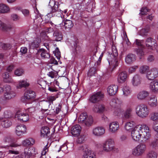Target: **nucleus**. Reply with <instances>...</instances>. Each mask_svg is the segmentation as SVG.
<instances>
[{
  "label": "nucleus",
  "mask_w": 158,
  "mask_h": 158,
  "mask_svg": "<svg viewBox=\"0 0 158 158\" xmlns=\"http://www.w3.org/2000/svg\"><path fill=\"white\" fill-rule=\"evenodd\" d=\"M135 110L137 115L142 118L147 117L150 113V110L148 106L143 104L138 105L135 107Z\"/></svg>",
  "instance_id": "nucleus-2"
},
{
  "label": "nucleus",
  "mask_w": 158,
  "mask_h": 158,
  "mask_svg": "<svg viewBox=\"0 0 158 158\" xmlns=\"http://www.w3.org/2000/svg\"><path fill=\"white\" fill-rule=\"evenodd\" d=\"M10 10L9 6L3 4H0V13H8L10 12Z\"/></svg>",
  "instance_id": "nucleus-30"
},
{
  "label": "nucleus",
  "mask_w": 158,
  "mask_h": 158,
  "mask_svg": "<svg viewBox=\"0 0 158 158\" xmlns=\"http://www.w3.org/2000/svg\"><path fill=\"white\" fill-rule=\"evenodd\" d=\"M34 140L31 138L26 139L22 141V145L24 146H27L31 145H33L34 143Z\"/></svg>",
  "instance_id": "nucleus-31"
},
{
  "label": "nucleus",
  "mask_w": 158,
  "mask_h": 158,
  "mask_svg": "<svg viewBox=\"0 0 158 158\" xmlns=\"http://www.w3.org/2000/svg\"><path fill=\"white\" fill-rule=\"evenodd\" d=\"M37 153L36 149L33 147L26 148L24 150V157L25 158H29L31 155H35Z\"/></svg>",
  "instance_id": "nucleus-13"
},
{
  "label": "nucleus",
  "mask_w": 158,
  "mask_h": 158,
  "mask_svg": "<svg viewBox=\"0 0 158 158\" xmlns=\"http://www.w3.org/2000/svg\"><path fill=\"white\" fill-rule=\"evenodd\" d=\"M118 90V87L115 85H110L107 88V92L110 96H113L116 94Z\"/></svg>",
  "instance_id": "nucleus-25"
},
{
  "label": "nucleus",
  "mask_w": 158,
  "mask_h": 158,
  "mask_svg": "<svg viewBox=\"0 0 158 158\" xmlns=\"http://www.w3.org/2000/svg\"><path fill=\"white\" fill-rule=\"evenodd\" d=\"M142 79L140 76L136 74L135 75L132 80V85L135 86H137L139 85L141 82Z\"/></svg>",
  "instance_id": "nucleus-21"
},
{
  "label": "nucleus",
  "mask_w": 158,
  "mask_h": 158,
  "mask_svg": "<svg viewBox=\"0 0 158 158\" xmlns=\"http://www.w3.org/2000/svg\"><path fill=\"white\" fill-rule=\"evenodd\" d=\"M26 131V126L23 125H21L16 127L15 132L17 136H20L25 133Z\"/></svg>",
  "instance_id": "nucleus-15"
},
{
  "label": "nucleus",
  "mask_w": 158,
  "mask_h": 158,
  "mask_svg": "<svg viewBox=\"0 0 158 158\" xmlns=\"http://www.w3.org/2000/svg\"><path fill=\"white\" fill-rule=\"evenodd\" d=\"M147 147L145 143H141L137 145L132 150L131 153L135 156H142L146 152Z\"/></svg>",
  "instance_id": "nucleus-3"
},
{
  "label": "nucleus",
  "mask_w": 158,
  "mask_h": 158,
  "mask_svg": "<svg viewBox=\"0 0 158 158\" xmlns=\"http://www.w3.org/2000/svg\"><path fill=\"white\" fill-rule=\"evenodd\" d=\"M112 53L111 54H109L108 55H111L112 57H117L118 55L117 51L115 46L113 45L112 47Z\"/></svg>",
  "instance_id": "nucleus-44"
},
{
  "label": "nucleus",
  "mask_w": 158,
  "mask_h": 158,
  "mask_svg": "<svg viewBox=\"0 0 158 158\" xmlns=\"http://www.w3.org/2000/svg\"><path fill=\"white\" fill-rule=\"evenodd\" d=\"M56 99V98L54 96H48L47 98V101L49 103H53V102Z\"/></svg>",
  "instance_id": "nucleus-59"
},
{
  "label": "nucleus",
  "mask_w": 158,
  "mask_h": 158,
  "mask_svg": "<svg viewBox=\"0 0 158 158\" xmlns=\"http://www.w3.org/2000/svg\"><path fill=\"white\" fill-rule=\"evenodd\" d=\"M123 94L124 96L127 97L131 94V90L130 88L127 86L124 87L123 89Z\"/></svg>",
  "instance_id": "nucleus-39"
},
{
  "label": "nucleus",
  "mask_w": 158,
  "mask_h": 158,
  "mask_svg": "<svg viewBox=\"0 0 158 158\" xmlns=\"http://www.w3.org/2000/svg\"><path fill=\"white\" fill-rule=\"evenodd\" d=\"M24 73L23 70L22 69H18L15 71V74L18 76H21Z\"/></svg>",
  "instance_id": "nucleus-53"
},
{
  "label": "nucleus",
  "mask_w": 158,
  "mask_h": 158,
  "mask_svg": "<svg viewBox=\"0 0 158 158\" xmlns=\"http://www.w3.org/2000/svg\"><path fill=\"white\" fill-rule=\"evenodd\" d=\"M150 90L154 93L158 92V80H156L151 82L149 85Z\"/></svg>",
  "instance_id": "nucleus-20"
},
{
  "label": "nucleus",
  "mask_w": 158,
  "mask_h": 158,
  "mask_svg": "<svg viewBox=\"0 0 158 158\" xmlns=\"http://www.w3.org/2000/svg\"><path fill=\"white\" fill-rule=\"evenodd\" d=\"M15 118L18 120L23 122H26L29 119L28 114L20 111H18L15 114Z\"/></svg>",
  "instance_id": "nucleus-11"
},
{
  "label": "nucleus",
  "mask_w": 158,
  "mask_h": 158,
  "mask_svg": "<svg viewBox=\"0 0 158 158\" xmlns=\"http://www.w3.org/2000/svg\"><path fill=\"white\" fill-rule=\"evenodd\" d=\"M119 128V124L117 121L112 122L109 124V131L111 133H116L118 130Z\"/></svg>",
  "instance_id": "nucleus-17"
},
{
  "label": "nucleus",
  "mask_w": 158,
  "mask_h": 158,
  "mask_svg": "<svg viewBox=\"0 0 158 158\" xmlns=\"http://www.w3.org/2000/svg\"><path fill=\"white\" fill-rule=\"evenodd\" d=\"M53 53L58 59H60V52L58 48H57L53 52Z\"/></svg>",
  "instance_id": "nucleus-58"
},
{
  "label": "nucleus",
  "mask_w": 158,
  "mask_h": 158,
  "mask_svg": "<svg viewBox=\"0 0 158 158\" xmlns=\"http://www.w3.org/2000/svg\"><path fill=\"white\" fill-rule=\"evenodd\" d=\"M105 110L104 106L102 104L98 105V113H103Z\"/></svg>",
  "instance_id": "nucleus-51"
},
{
  "label": "nucleus",
  "mask_w": 158,
  "mask_h": 158,
  "mask_svg": "<svg viewBox=\"0 0 158 158\" xmlns=\"http://www.w3.org/2000/svg\"><path fill=\"white\" fill-rule=\"evenodd\" d=\"M149 67L147 65H143L140 67L139 72L141 74H146L149 71Z\"/></svg>",
  "instance_id": "nucleus-38"
},
{
  "label": "nucleus",
  "mask_w": 158,
  "mask_h": 158,
  "mask_svg": "<svg viewBox=\"0 0 158 158\" xmlns=\"http://www.w3.org/2000/svg\"><path fill=\"white\" fill-rule=\"evenodd\" d=\"M148 104L152 108H155L158 105L156 97L154 95L151 96L148 99Z\"/></svg>",
  "instance_id": "nucleus-18"
},
{
  "label": "nucleus",
  "mask_w": 158,
  "mask_h": 158,
  "mask_svg": "<svg viewBox=\"0 0 158 158\" xmlns=\"http://www.w3.org/2000/svg\"><path fill=\"white\" fill-rule=\"evenodd\" d=\"M128 77L127 73L125 71L120 72L118 75L117 81L119 83H123L127 80Z\"/></svg>",
  "instance_id": "nucleus-16"
},
{
  "label": "nucleus",
  "mask_w": 158,
  "mask_h": 158,
  "mask_svg": "<svg viewBox=\"0 0 158 158\" xmlns=\"http://www.w3.org/2000/svg\"><path fill=\"white\" fill-rule=\"evenodd\" d=\"M14 28L13 26L10 24L6 25L5 24V26L4 27L3 31H8L12 30Z\"/></svg>",
  "instance_id": "nucleus-57"
},
{
  "label": "nucleus",
  "mask_w": 158,
  "mask_h": 158,
  "mask_svg": "<svg viewBox=\"0 0 158 158\" xmlns=\"http://www.w3.org/2000/svg\"><path fill=\"white\" fill-rule=\"evenodd\" d=\"M157 153L154 151H149L146 155V158H157Z\"/></svg>",
  "instance_id": "nucleus-40"
},
{
  "label": "nucleus",
  "mask_w": 158,
  "mask_h": 158,
  "mask_svg": "<svg viewBox=\"0 0 158 158\" xmlns=\"http://www.w3.org/2000/svg\"><path fill=\"white\" fill-rule=\"evenodd\" d=\"M81 127L79 125H76L72 127L71 129V133L74 136H78L81 131Z\"/></svg>",
  "instance_id": "nucleus-22"
},
{
  "label": "nucleus",
  "mask_w": 158,
  "mask_h": 158,
  "mask_svg": "<svg viewBox=\"0 0 158 158\" xmlns=\"http://www.w3.org/2000/svg\"><path fill=\"white\" fill-rule=\"evenodd\" d=\"M151 136L149 129L145 124H138L135 126L131 131V137L134 141L138 142L140 140L146 142Z\"/></svg>",
  "instance_id": "nucleus-1"
},
{
  "label": "nucleus",
  "mask_w": 158,
  "mask_h": 158,
  "mask_svg": "<svg viewBox=\"0 0 158 158\" xmlns=\"http://www.w3.org/2000/svg\"><path fill=\"white\" fill-rule=\"evenodd\" d=\"M152 127L155 131L158 132V120L153 123Z\"/></svg>",
  "instance_id": "nucleus-62"
},
{
  "label": "nucleus",
  "mask_w": 158,
  "mask_h": 158,
  "mask_svg": "<svg viewBox=\"0 0 158 158\" xmlns=\"http://www.w3.org/2000/svg\"><path fill=\"white\" fill-rule=\"evenodd\" d=\"M120 101L117 98H113L111 102H110V104L112 106H116L117 104H118L120 103Z\"/></svg>",
  "instance_id": "nucleus-46"
},
{
  "label": "nucleus",
  "mask_w": 158,
  "mask_h": 158,
  "mask_svg": "<svg viewBox=\"0 0 158 158\" xmlns=\"http://www.w3.org/2000/svg\"><path fill=\"white\" fill-rule=\"evenodd\" d=\"M153 39L151 38H148L145 42V44L146 46L147 47L149 48L152 50H155L154 47V44L155 43H156L155 42L154 40H153Z\"/></svg>",
  "instance_id": "nucleus-27"
},
{
  "label": "nucleus",
  "mask_w": 158,
  "mask_h": 158,
  "mask_svg": "<svg viewBox=\"0 0 158 158\" xmlns=\"http://www.w3.org/2000/svg\"><path fill=\"white\" fill-rule=\"evenodd\" d=\"M24 96L27 99H32L35 97L36 94L34 91L31 90H28L25 92Z\"/></svg>",
  "instance_id": "nucleus-24"
},
{
  "label": "nucleus",
  "mask_w": 158,
  "mask_h": 158,
  "mask_svg": "<svg viewBox=\"0 0 158 158\" xmlns=\"http://www.w3.org/2000/svg\"><path fill=\"white\" fill-rule=\"evenodd\" d=\"M132 111L133 108L132 107L128 108L124 113V117L126 119L130 118L132 116Z\"/></svg>",
  "instance_id": "nucleus-33"
},
{
  "label": "nucleus",
  "mask_w": 158,
  "mask_h": 158,
  "mask_svg": "<svg viewBox=\"0 0 158 158\" xmlns=\"http://www.w3.org/2000/svg\"><path fill=\"white\" fill-rule=\"evenodd\" d=\"M146 78L149 80H152L158 77V68L153 67L149 69L146 75Z\"/></svg>",
  "instance_id": "nucleus-8"
},
{
  "label": "nucleus",
  "mask_w": 158,
  "mask_h": 158,
  "mask_svg": "<svg viewBox=\"0 0 158 158\" xmlns=\"http://www.w3.org/2000/svg\"><path fill=\"white\" fill-rule=\"evenodd\" d=\"M150 119L153 121H158V112L153 111L150 114Z\"/></svg>",
  "instance_id": "nucleus-37"
},
{
  "label": "nucleus",
  "mask_w": 158,
  "mask_h": 158,
  "mask_svg": "<svg viewBox=\"0 0 158 158\" xmlns=\"http://www.w3.org/2000/svg\"><path fill=\"white\" fill-rule=\"evenodd\" d=\"M136 52L138 56L139 57L140 59L141 57L144 55V52L142 48H139L136 50Z\"/></svg>",
  "instance_id": "nucleus-52"
},
{
  "label": "nucleus",
  "mask_w": 158,
  "mask_h": 158,
  "mask_svg": "<svg viewBox=\"0 0 158 158\" xmlns=\"http://www.w3.org/2000/svg\"><path fill=\"white\" fill-rule=\"evenodd\" d=\"M135 123L134 122L131 121L127 122L125 125V129L127 131L132 129L134 127Z\"/></svg>",
  "instance_id": "nucleus-35"
},
{
  "label": "nucleus",
  "mask_w": 158,
  "mask_h": 158,
  "mask_svg": "<svg viewBox=\"0 0 158 158\" xmlns=\"http://www.w3.org/2000/svg\"><path fill=\"white\" fill-rule=\"evenodd\" d=\"M61 149L65 153H66L68 152L67 146L66 145H63L61 148H60L58 150V152H59Z\"/></svg>",
  "instance_id": "nucleus-63"
},
{
  "label": "nucleus",
  "mask_w": 158,
  "mask_h": 158,
  "mask_svg": "<svg viewBox=\"0 0 158 158\" xmlns=\"http://www.w3.org/2000/svg\"><path fill=\"white\" fill-rule=\"evenodd\" d=\"M104 97V94L99 91L94 93L90 97L89 101L93 103H96L100 101Z\"/></svg>",
  "instance_id": "nucleus-9"
},
{
  "label": "nucleus",
  "mask_w": 158,
  "mask_h": 158,
  "mask_svg": "<svg viewBox=\"0 0 158 158\" xmlns=\"http://www.w3.org/2000/svg\"><path fill=\"white\" fill-rule=\"evenodd\" d=\"M40 42V40H35L31 43V46L33 48H37L39 45V43Z\"/></svg>",
  "instance_id": "nucleus-54"
},
{
  "label": "nucleus",
  "mask_w": 158,
  "mask_h": 158,
  "mask_svg": "<svg viewBox=\"0 0 158 158\" xmlns=\"http://www.w3.org/2000/svg\"><path fill=\"white\" fill-rule=\"evenodd\" d=\"M123 112V110L122 108H118L114 110V114L115 115L120 116Z\"/></svg>",
  "instance_id": "nucleus-47"
},
{
  "label": "nucleus",
  "mask_w": 158,
  "mask_h": 158,
  "mask_svg": "<svg viewBox=\"0 0 158 158\" xmlns=\"http://www.w3.org/2000/svg\"><path fill=\"white\" fill-rule=\"evenodd\" d=\"M53 38L56 41H60L62 39V35L61 32L56 31L53 33Z\"/></svg>",
  "instance_id": "nucleus-32"
},
{
  "label": "nucleus",
  "mask_w": 158,
  "mask_h": 158,
  "mask_svg": "<svg viewBox=\"0 0 158 158\" xmlns=\"http://www.w3.org/2000/svg\"><path fill=\"white\" fill-rule=\"evenodd\" d=\"M58 3L57 2H56L54 0H51L49 3V6H50L52 8V13L56 12V13H59V15H58V19L60 20L61 21L63 20L61 16L60 13L62 12L59 13V10L58 8ZM60 11H61L60 10Z\"/></svg>",
  "instance_id": "nucleus-7"
},
{
  "label": "nucleus",
  "mask_w": 158,
  "mask_h": 158,
  "mask_svg": "<svg viewBox=\"0 0 158 158\" xmlns=\"http://www.w3.org/2000/svg\"><path fill=\"white\" fill-rule=\"evenodd\" d=\"M38 53L41 57L44 59H48L50 57L49 53L43 49H40L38 51Z\"/></svg>",
  "instance_id": "nucleus-29"
},
{
  "label": "nucleus",
  "mask_w": 158,
  "mask_h": 158,
  "mask_svg": "<svg viewBox=\"0 0 158 158\" xmlns=\"http://www.w3.org/2000/svg\"><path fill=\"white\" fill-rule=\"evenodd\" d=\"M50 133L49 128L47 127H42L41 130V135L42 136L44 137Z\"/></svg>",
  "instance_id": "nucleus-36"
},
{
  "label": "nucleus",
  "mask_w": 158,
  "mask_h": 158,
  "mask_svg": "<svg viewBox=\"0 0 158 158\" xmlns=\"http://www.w3.org/2000/svg\"><path fill=\"white\" fill-rule=\"evenodd\" d=\"M85 139V137L84 136H81L78 138L77 142L78 143L81 144L84 142Z\"/></svg>",
  "instance_id": "nucleus-61"
},
{
  "label": "nucleus",
  "mask_w": 158,
  "mask_h": 158,
  "mask_svg": "<svg viewBox=\"0 0 158 158\" xmlns=\"http://www.w3.org/2000/svg\"><path fill=\"white\" fill-rule=\"evenodd\" d=\"M39 104L44 108H47L50 104H49L47 100H43L39 102Z\"/></svg>",
  "instance_id": "nucleus-45"
},
{
  "label": "nucleus",
  "mask_w": 158,
  "mask_h": 158,
  "mask_svg": "<svg viewBox=\"0 0 158 158\" xmlns=\"http://www.w3.org/2000/svg\"><path fill=\"white\" fill-rule=\"evenodd\" d=\"M135 59V56L133 54L127 55L125 58V62L127 64H130Z\"/></svg>",
  "instance_id": "nucleus-34"
},
{
  "label": "nucleus",
  "mask_w": 158,
  "mask_h": 158,
  "mask_svg": "<svg viewBox=\"0 0 158 158\" xmlns=\"http://www.w3.org/2000/svg\"><path fill=\"white\" fill-rule=\"evenodd\" d=\"M70 44L74 51L78 53L81 51V48L79 45L78 41L76 39L73 38L70 41Z\"/></svg>",
  "instance_id": "nucleus-14"
},
{
  "label": "nucleus",
  "mask_w": 158,
  "mask_h": 158,
  "mask_svg": "<svg viewBox=\"0 0 158 158\" xmlns=\"http://www.w3.org/2000/svg\"><path fill=\"white\" fill-rule=\"evenodd\" d=\"M107 60L109 62V67L107 70L108 72H112L118 66L119 63L117 57H112L111 55H108Z\"/></svg>",
  "instance_id": "nucleus-5"
},
{
  "label": "nucleus",
  "mask_w": 158,
  "mask_h": 158,
  "mask_svg": "<svg viewBox=\"0 0 158 158\" xmlns=\"http://www.w3.org/2000/svg\"><path fill=\"white\" fill-rule=\"evenodd\" d=\"M3 78L4 81L6 82H12L13 81V79L9 76V74L7 73H4L3 75Z\"/></svg>",
  "instance_id": "nucleus-41"
},
{
  "label": "nucleus",
  "mask_w": 158,
  "mask_h": 158,
  "mask_svg": "<svg viewBox=\"0 0 158 158\" xmlns=\"http://www.w3.org/2000/svg\"><path fill=\"white\" fill-rule=\"evenodd\" d=\"M82 158H95V157L92 151L88 149H86L85 151Z\"/></svg>",
  "instance_id": "nucleus-26"
},
{
  "label": "nucleus",
  "mask_w": 158,
  "mask_h": 158,
  "mask_svg": "<svg viewBox=\"0 0 158 158\" xmlns=\"http://www.w3.org/2000/svg\"><path fill=\"white\" fill-rule=\"evenodd\" d=\"M37 82L43 89H45L46 86H48L47 82L43 80H39Z\"/></svg>",
  "instance_id": "nucleus-48"
},
{
  "label": "nucleus",
  "mask_w": 158,
  "mask_h": 158,
  "mask_svg": "<svg viewBox=\"0 0 158 158\" xmlns=\"http://www.w3.org/2000/svg\"><path fill=\"white\" fill-rule=\"evenodd\" d=\"M7 139L10 142L9 147L16 148L20 146L16 143V142H14V140L13 139L8 138Z\"/></svg>",
  "instance_id": "nucleus-43"
},
{
  "label": "nucleus",
  "mask_w": 158,
  "mask_h": 158,
  "mask_svg": "<svg viewBox=\"0 0 158 158\" xmlns=\"http://www.w3.org/2000/svg\"><path fill=\"white\" fill-rule=\"evenodd\" d=\"M73 26L72 22L70 20H66L64 22V26L66 29H70Z\"/></svg>",
  "instance_id": "nucleus-42"
},
{
  "label": "nucleus",
  "mask_w": 158,
  "mask_h": 158,
  "mask_svg": "<svg viewBox=\"0 0 158 158\" xmlns=\"http://www.w3.org/2000/svg\"><path fill=\"white\" fill-rule=\"evenodd\" d=\"M0 122L2 127L4 128H8L12 125L10 120L8 118L0 117Z\"/></svg>",
  "instance_id": "nucleus-19"
},
{
  "label": "nucleus",
  "mask_w": 158,
  "mask_h": 158,
  "mask_svg": "<svg viewBox=\"0 0 158 158\" xmlns=\"http://www.w3.org/2000/svg\"><path fill=\"white\" fill-rule=\"evenodd\" d=\"M149 95V92L145 90L139 92L137 95V98L139 100H144L147 98Z\"/></svg>",
  "instance_id": "nucleus-23"
},
{
  "label": "nucleus",
  "mask_w": 158,
  "mask_h": 158,
  "mask_svg": "<svg viewBox=\"0 0 158 158\" xmlns=\"http://www.w3.org/2000/svg\"><path fill=\"white\" fill-rule=\"evenodd\" d=\"M4 97L6 99L10 100L16 96V94L12 90L10 85L6 86L4 89Z\"/></svg>",
  "instance_id": "nucleus-10"
},
{
  "label": "nucleus",
  "mask_w": 158,
  "mask_h": 158,
  "mask_svg": "<svg viewBox=\"0 0 158 158\" xmlns=\"http://www.w3.org/2000/svg\"><path fill=\"white\" fill-rule=\"evenodd\" d=\"M150 29L149 27L148 26L146 27V28H144L141 30L140 31V34L142 35H145L149 31Z\"/></svg>",
  "instance_id": "nucleus-50"
},
{
  "label": "nucleus",
  "mask_w": 158,
  "mask_h": 158,
  "mask_svg": "<svg viewBox=\"0 0 158 158\" xmlns=\"http://www.w3.org/2000/svg\"><path fill=\"white\" fill-rule=\"evenodd\" d=\"M105 130L102 127H98L94 128L92 130V134L96 136H100L103 135L105 133Z\"/></svg>",
  "instance_id": "nucleus-12"
},
{
  "label": "nucleus",
  "mask_w": 158,
  "mask_h": 158,
  "mask_svg": "<svg viewBox=\"0 0 158 158\" xmlns=\"http://www.w3.org/2000/svg\"><path fill=\"white\" fill-rule=\"evenodd\" d=\"M29 85V84L27 80H22L18 81L16 87L18 89H21L22 87H28Z\"/></svg>",
  "instance_id": "nucleus-28"
},
{
  "label": "nucleus",
  "mask_w": 158,
  "mask_h": 158,
  "mask_svg": "<svg viewBox=\"0 0 158 158\" xmlns=\"http://www.w3.org/2000/svg\"><path fill=\"white\" fill-rule=\"evenodd\" d=\"M4 117L2 118H6L9 119L12 117V114L11 112L9 111H6L4 113Z\"/></svg>",
  "instance_id": "nucleus-56"
},
{
  "label": "nucleus",
  "mask_w": 158,
  "mask_h": 158,
  "mask_svg": "<svg viewBox=\"0 0 158 158\" xmlns=\"http://www.w3.org/2000/svg\"><path fill=\"white\" fill-rule=\"evenodd\" d=\"M78 121L79 123H84L86 125L89 126L93 123V118L91 116H88L86 113H82L80 115Z\"/></svg>",
  "instance_id": "nucleus-6"
},
{
  "label": "nucleus",
  "mask_w": 158,
  "mask_h": 158,
  "mask_svg": "<svg viewBox=\"0 0 158 158\" xmlns=\"http://www.w3.org/2000/svg\"><path fill=\"white\" fill-rule=\"evenodd\" d=\"M48 90L51 92H55L57 91L56 88L54 85H48Z\"/></svg>",
  "instance_id": "nucleus-60"
},
{
  "label": "nucleus",
  "mask_w": 158,
  "mask_h": 158,
  "mask_svg": "<svg viewBox=\"0 0 158 158\" xmlns=\"http://www.w3.org/2000/svg\"><path fill=\"white\" fill-rule=\"evenodd\" d=\"M10 18L11 20L14 21H18L20 19L19 17L17 14L15 13L11 15Z\"/></svg>",
  "instance_id": "nucleus-55"
},
{
  "label": "nucleus",
  "mask_w": 158,
  "mask_h": 158,
  "mask_svg": "<svg viewBox=\"0 0 158 158\" xmlns=\"http://www.w3.org/2000/svg\"><path fill=\"white\" fill-rule=\"evenodd\" d=\"M148 11L146 7H142L140 10V14L141 15H144Z\"/></svg>",
  "instance_id": "nucleus-64"
},
{
  "label": "nucleus",
  "mask_w": 158,
  "mask_h": 158,
  "mask_svg": "<svg viewBox=\"0 0 158 158\" xmlns=\"http://www.w3.org/2000/svg\"><path fill=\"white\" fill-rule=\"evenodd\" d=\"M158 144V140L155 137L154 139L150 144V146L153 148L156 147Z\"/></svg>",
  "instance_id": "nucleus-49"
},
{
  "label": "nucleus",
  "mask_w": 158,
  "mask_h": 158,
  "mask_svg": "<svg viewBox=\"0 0 158 158\" xmlns=\"http://www.w3.org/2000/svg\"><path fill=\"white\" fill-rule=\"evenodd\" d=\"M103 149L106 152H109L116 151L117 148L115 146L114 141L111 139H109L103 143Z\"/></svg>",
  "instance_id": "nucleus-4"
}]
</instances>
